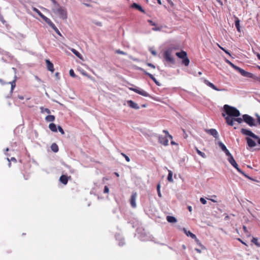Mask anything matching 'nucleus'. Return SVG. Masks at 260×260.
I'll return each instance as SVG.
<instances>
[{
    "label": "nucleus",
    "instance_id": "obj_1",
    "mask_svg": "<svg viewBox=\"0 0 260 260\" xmlns=\"http://www.w3.org/2000/svg\"><path fill=\"white\" fill-rule=\"evenodd\" d=\"M223 110L230 117H237L240 116V112L236 108L229 105L223 106Z\"/></svg>",
    "mask_w": 260,
    "mask_h": 260
},
{
    "label": "nucleus",
    "instance_id": "obj_2",
    "mask_svg": "<svg viewBox=\"0 0 260 260\" xmlns=\"http://www.w3.org/2000/svg\"><path fill=\"white\" fill-rule=\"evenodd\" d=\"M53 11L54 13L58 15L60 18L66 19L67 18V10L64 8L60 7L59 5H57V7L53 8Z\"/></svg>",
    "mask_w": 260,
    "mask_h": 260
},
{
    "label": "nucleus",
    "instance_id": "obj_3",
    "mask_svg": "<svg viewBox=\"0 0 260 260\" xmlns=\"http://www.w3.org/2000/svg\"><path fill=\"white\" fill-rule=\"evenodd\" d=\"M163 133L165 134V136H158V142L164 146H168L169 145V140L167 139L168 137L170 139H172L173 137L170 135L168 131L167 130H163Z\"/></svg>",
    "mask_w": 260,
    "mask_h": 260
},
{
    "label": "nucleus",
    "instance_id": "obj_4",
    "mask_svg": "<svg viewBox=\"0 0 260 260\" xmlns=\"http://www.w3.org/2000/svg\"><path fill=\"white\" fill-rule=\"evenodd\" d=\"M176 55L180 58L182 59V63L184 64L185 66H188L189 63V59L187 57V54L184 51H181L179 52H177L176 53Z\"/></svg>",
    "mask_w": 260,
    "mask_h": 260
},
{
    "label": "nucleus",
    "instance_id": "obj_5",
    "mask_svg": "<svg viewBox=\"0 0 260 260\" xmlns=\"http://www.w3.org/2000/svg\"><path fill=\"white\" fill-rule=\"evenodd\" d=\"M225 121H226V123L230 125V126H233L234 124V121H236L238 123H241L243 121V117L242 118H240V117H230L229 116H226L225 117Z\"/></svg>",
    "mask_w": 260,
    "mask_h": 260
},
{
    "label": "nucleus",
    "instance_id": "obj_6",
    "mask_svg": "<svg viewBox=\"0 0 260 260\" xmlns=\"http://www.w3.org/2000/svg\"><path fill=\"white\" fill-rule=\"evenodd\" d=\"M243 121L250 126H255L254 119L248 114H244L242 115Z\"/></svg>",
    "mask_w": 260,
    "mask_h": 260
},
{
    "label": "nucleus",
    "instance_id": "obj_7",
    "mask_svg": "<svg viewBox=\"0 0 260 260\" xmlns=\"http://www.w3.org/2000/svg\"><path fill=\"white\" fill-rule=\"evenodd\" d=\"M172 49H168L164 53V58L166 61L171 63H174L175 60L174 58L172 56Z\"/></svg>",
    "mask_w": 260,
    "mask_h": 260
},
{
    "label": "nucleus",
    "instance_id": "obj_8",
    "mask_svg": "<svg viewBox=\"0 0 260 260\" xmlns=\"http://www.w3.org/2000/svg\"><path fill=\"white\" fill-rule=\"evenodd\" d=\"M183 231L185 233L187 236L190 237L191 238L195 240V241L198 244L199 246H200L202 248H205V247L202 245L201 243L200 242V240L197 238V236L193 233H192L190 231H187L185 229H183Z\"/></svg>",
    "mask_w": 260,
    "mask_h": 260
},
{
    "label": "nucleus",
    "instance_id": "obj_9",
    "mask_svg": "<svg viewBox=\"0 0 260 260\" xmlns=\"http://www.w3.org/2000/svg\"><path fill=\"white\" fill-rule=\"evenodd\" d=\"M128 89L130 90L133 91L135 92L136 93L139 94L142 96H144L145 97H148L149 96V94L147 93L145 90L141 89L139 88H133V87H129Z\"/></svg>",
    "mask_w": 260,
    "mask_h": 260
},
{
    "label": "nucleus",
    "instance_id": "obj_10",
    "mask_svg": "<svg viewBox=\"0 0 260 260\" xmlns=\"http://www.w3.org/2000/svg\"><path fill=\"white\" fill-rule=\"evenodd\" d=\"M228 161L231 164V165L233 166L239 173L245 175L244 172L239 168L238 165L236 162L233 156H231L228 158Z\"/></svg>",
    "mask_w": 260,
    "mask_h": 260
},
{
    "label": "nucleus",
    "instance_id": "obj_11",
    "mask_svg": "<svg viewBox=\"0 0 260 260\" xmlns=\"http://www.w3.org/2000/svg\"><path fill=\"white\" fill-rule=\"evenodd\" d=\"M241 132L243 135L250 136L254 139H258V137L250 130L245 128H242L241 130Z\"/></svg>",
    "mask_w": 260,
    "mask_h": 260
},
{
    "label": "nucleus",
    "instance_id": "obj_12",
    "mask_svg": "<svg viewBox=\"0 0 260 260\" xmlns=\"http://www.w3.org/2000/svg\"><path fill=\"white\" fill-rule=\"evenodd\" d=\"M137 196V194L136 192H133L130 200V204L131 206L133 208H135L136 207V200Z\"/></svg>",
    "mask_w": 260,
    "mask_h": 260
},
{
    "label": "nucleus",
    "instance_id": "obj_13",
    "mask_svg": "<svg viewBox=\"0 0 260 260\" xmlns=\"http://www.w3.org/2000/svg\"><path fill=\"white\" fill-rule=\"evenodd\" d=\"M204 83L206 85H207V86H209L210 87H211V88H212L213 89H214L215 90H216V91H223V90H224V89H220L217 88L212 83L209 82L207 79H204Z\"/></svg>",
    "mask_w": 260,
    "mask_h": 260
},
{
    "label": "nucleus",
    "instance_id": "obj_14",
    "mask_svg": "<svg viewBox=\"0 0 260 260\" xmlns=\"http://www.w3.org/2000/svg\"><path fill=\"white\" fill-rule=\"evenodd\" d=\"M71 178V176L68 177L65 175H61L59 178V181L64 185L68 183L69 179Z\"/></svg>",
    "mask_w": 260,
    "mask_h": 260
},
{
    "label": "nucleus",
    "instance_id": "obj_15",
    "mask_svg": "<svg viewBox=\"0 0 260 260\" xmlns=\"http://www.w3.org/2000/svg\"><path fill=\"white\" fill-rule=\"evenodd\" d=\"M207 133L213 136L214 138H217L218 137V134L215 129H210L206 131Z\"/></svg>",
    "mask_w": 260,
    "mask_h": 260
},
{
    "label": "nucleus",
    "instance_id": "obj_16",
    "mask_svg": "<svg viewBox=\"0 0 260 260\" xmlns=\"http://www.w3.org/2000/svg\"><path fill=\"white\" fill-rule=\"evenodd\" d=\"M239 73L244 77L250 78H251V77H253V74L248 72H246L242 69H241V70L239 71Z\"/></svg>",
    "mask_w": 260,
    "mask_h": 260
},
{
    "label": "nucleus",
    "instance_id": "obj_17",
    "mask_svg": "<svg viewBox=\"0 0 260 260\" xmlns=\"http://www.w3.org/2000/svg\"><path fill=\"white\" fill-rule=\"evenodd\" d=\"M46 65H47V69L49 71L53 73L54 71L53 64L49 59L46 60Z\"/></svg>",
    "mask_w": 260,
    "mask_h": 260
},
{
    "label": "nucleus",
    "instance_id": "obj_18",
    "mask_svg": "<svg viewBox=\"0 0 260 260\" xmlns=\"http://www.w3.org/2000/svg\"><path fill=\"white\" fill-rule=\"evenodd\" d=\"M127 103L128 106L132 108L135 109H139L140 108L138 104L132 100L127 101Z\"/></svg>",
    "mask_w": 260,
    "mask_h": 260
},
{
    "label": "nucleus",
    "instance_id": "obj_19",
    "mask_svg": "<svg viewBox=\"0 0 260 260\" xmlns=\"http://www.w3.org/2000/svg\"><path fill=\"white\" fill-rule=\"evenodd\" d=\"M247 144L249 147H253L256 146V143L251 138L247 137L246 138Z\"/></svg>",
    "mask_w": 260,
    "mask_h": 260
},
{
    "label": "nucleus",
    "instance_id": "obj_20",
    "mask_svg": "<svg viewBox=\"0 0 260 260\" xmlns=\"http://www.w3.org/2000/svg\"><path fill=\"white\" fill-rule=\"evenodd\" d=\"M131 7L133 8H135L143 13H145V10L142 8V7L136 3H133Z\"/></svg>",
    "mask_w": 260,
    "mask_h": 260
},
{
    "label": "nucleus",
    "instance_id": "obj_21",
    "mask_svg": "<svg viewBox=\"0 0 260 260\" xmlns=\"http://www.w3.org/2000/svg\"><path fill=\"white\" fill-rule=\"evenodd\" d=\"M144 72L145 74L149 76L155 83L156 85H159V82L156 80V79L154 77V76L152 74L147 72L145 71H144Z\"/></svg>",
    "mask_w": 260,
    "mask_h": 260
},
{
    "label": "nucleus",
    "instance_id": "obj_22",
    "mask_svg": "<svg viewBox=\"0 0 260 260\" xmlns=\"http://www.w3.org/2000/svg\"><path fill=\"white\" fill-rule=\"evenodd\" d=\"M148 22L152 26H155L154 27H153L152 28V30H154V31H158V30H160L161 29V28L159 27H156V24L155 23H154V22H153L152 20H148Z\"/></svg>",
    "mask_w": 260,
    "mask_h": 260
},
{
    "label": "nucleus",
    "instance_id": "obj_23",
    "mask_svg": "<svg viewBox=\"0 0 260 260\" xmlns=\"http://www.w3.org/2000/svg\"><path fill=\"white\" fill-rule=\"evenodd\" d=\"M71 50L79 58L83 59L82 55L78 51L74 48H72Z\"/></svg>",
    "mask_w": 260,
    "mask_h": 260
},
{
    "label": "nucleus",
    "instance_id": "obj_24",
    "mask_svg": "<svg viewBox=\"0 0 260 260\" xmlns=\"http://www.w3.org/2000/svg\"><path fill=\"white\" fill-rule=\"evenodd\" d=\"M49 128L52 132H57V131L56 125L53 123L49 124Z\"/></svg>",
    "mask_w": 260,
    "mask_h": 260
},
{
    "label": "nucleus",
    "instance_id": "obj_25",
    "mask_svg": "<svg viewBox=\"0 0 260 260\" xmlns=\"http://www.w3.org/2000/svg\"><path fill=\"white\" fill-rule=\"evenodd\" d=\"M16 77L15 76L14 79L13 81H12L11 82H9L8 83L9 84H11V92H13V90H14V89L15 88V87L16 86Z\"/></svg>",
    "mask_w": 260,
    "mask_h": 260
},
{
    "label": "nucleus",
    "instance_id": "obj_26",
    "mask_svg": "<svg viewBox=\"0 0 260 260\" xmlns=\"http://www.w3.org/2000/svg\"><path fill=\"white\" fill-rule=\"evenodd\" d=\"M167 220L170 223H175L177 221L176 218L175 217L172 216H167Z\"/></svg>",
    "mask_w": 260,
    "mask_h": 260
},
{
    "label": "nucleus",
    "instance_id": "obj_27",
    "mask_svg": "<svg viewBox=\"0 0 260 260\" xmlns=\"http://www.w3.org/2000/svg\"><path fill=\"white\" fill-rule=\"evenodd\" d=\"M51 149L54 152H57L58 151V147L56 143H53L51 146Z\"/></svg>",
    "mask_w": 260,
    "mask_h": 260
},
{
    "label": "nucleus",
    "instance_id": "obj_28",
    "mask_svg": "<svg viewBox=\"0 0 260 260\" xmlns=\"http://www.w3.org/2000/svg\"><path fill=\"white\" fill-rule=\"evenodd\" d=\"M46 121L48 122H52L55 120V116L54 115H48L45 117Z\"/></svg>",
    "mask_w": 260,
    "mask_h": 260
},
{
    "label": "nucleus",
    "instance_id": "obj_29",
    "mask_svg": "<svg viewBox=\"0 0 260 260\" xmlns=\"http://www.w3.org/2000/svg\"><path fill=\"white\" fill-rule=\"evenodd\" d=\"M172 176H173V173L171 171L169 170L167 179L170 182H172L173 181Z\"/></svg>",
    "mask_w": 260,
    "mask_h": 260
},
{
    "label": "nucleus",
    "instance_id": "obj_30",
    "mask_svg": "<svg viewBox=\"0 0 260 260\" xmlns=\"http://www.w3.org/2000/svg\"><path fill=\"white\" fill-rule=\"evenodd\" d=\"M235 26H236V27L237 30L239 32H240L241 30H240V20L238 18H237V20L235 21Z\"/></svg>",
    "mask_w": 260,
    "mask_h": 260
},
{
    "label": "nucleus",
    "instance_id": "obj_31",
    "mask_svg": "<svg viewBox=\"0 0 260 260\" xmlns=\"http://www.w3.org/2000/svg\"><path fill=\"white\" fill-rule=\"evenodd\" d=\"M196 151L197 152V153L200 155L201 156H202L203 158H206V155L205 154V153H204V152H202V151H201L200 150H199L198 149V148H196Z\"/></svg>",
    "mask_w": 260,
    "mask_h": 260
},
{
    "label": "nucleus",
    "instance_id": "obj_32",
    "mask_svg": "<svg viewBox=\"0 0 260 260\" xmlns=\"http://www.w3.org/2000/svg\"><path fill=\"white\" fill-rule=\"evenodd\" d=\"M51 27L54 25L51 20L48 18H45L44 20Z\"/></svg>",
    "mask_w": 260,
    "mask_h": 260
},
{
    "label": "nucleus",
    "instance_id": "obj_33",
    "mask_svg": "<svg viewBox=\"0 0 260 260\" xmlns=\"http://www.w3.org/2000/svg\"><path fill=\"white\" fill-rule=\"evenodd\" d=\"M228 62L231 65V67H232L234 69H235L236 71H238L239 72L241 68L237 67V66L234 64L233 63L230 62V61H228Z\"/></svg>",
    "mask_w": 260,
    "mask_h": 260
},
{
    "label": "nucleus",
    "instance_id": "obj_34",
    "mask_svg": "<svg viewBox=\"0 0 260 260\" xmlns=\"http://www.w3.org/2000/svg\"><path fill=\"white\" fill-rule=\"evenodd\" d=\"M251 242L256 246L260 247V244L258 243V239L257 238L253 237L251 240Z\"/></svg>",
    "mask_w": 260,
    "mask_h": 260
},
{
    "label": "nucleus",
    "instance_id": "obj_35",
    "mask_svg": "<svg viewBox=\"0 0 260 260\" xmlns=\"http://www.w3.org/2000/svg\"><path fill=\"white\" fill-rule=\"evenodd\" d=\"M218 145L223 151H224L227 149L226 146L221 142H219Z\"/></svg>",
    "mask_w": 260,
    "mask_h": 260
},
{
    "label": "nucleus",
    "instance_id": "obj_36",
    "mask_svg": "<svg viewBox=\"0 0 260 260\" xmlns=\"http://www.w3.org/2000/svg\"><path fill=\"white\" fill-rule=\"evenodd\" d=\"M157 191L158 193V196L159 197L161 198L162 197L161 192H160V184L158 183L157 185Z\"/></svg>",
    "mask_w": 260,
    "mask_h": 260
},
{
    "label": "nucleus",
    "instance_id": "obj_37",
    "mask_svg": "<svg viewBox=\"0 0 260 260\" xmlns=\"http://www.w3.org/2000/svg\"><path fill=\"white\" fill-rule=\"evenodd\" d=\"M40 109L41 110V112L42 113L46 112L48 114H50L51 113L50 110L48 108H44L42 107L40 108Z\"/></svg>",
    "mask_w": 260,
    "mask_h": 260
},
{
    "label": "nucleus",
    "instance_id": "obj_38",
    "mask_svg": "<svg viewBox=\"0 0 260 260\" xmlns=\"http://www.w3.org/2000/svg\"><path fill=\"white\" fill-rule=\"evenodd\" d=\"M52 29L59 35L61 36V34L55 24L51 27Z\"/></svg>",
    "mask_w": 260,
    "mask_h": 260
},
{
    "label": "nucleus",
    "instance_id": "obj_39",
    "mask_svg": "<svg viewBox=\"0 0 260 260\" xmlns=\"http://www.w3.org/2000/svg\"><path fill=\"white\" fill-rule=\"evenodd\" d=\"M211 198H207V199L209 200H210L212 202H214V203H216L217 202V201H216L214 199L216 198H217V196L216 195H213L211 196Z\"/></svg>",
    "mask_w": 260,
    "mask_h": 260
},
{
    "label": "nucleus",
    "instance_id": "obj_40",
    "mask_svg": "<svg viewBox=\"0 0 260 260\" xmlns=\"http://www.w3.org/2000/svg\"><path fill=\"white\" fill-rule=\"evenodd\" d=\"M69 74H70V75L72 77H76V74H75L74 72V70L73 69H71L69 71Z\"/></svg>",
    "mask_w": 260,
    "mask_h": 260
},
{
    "label": "nucleus",
    "instance_id": "obj_41",
    "mask_svg": "<svg viewBox=\"0 0 260 260\" xmlns=\"http://www.w3.org/2000/svg\"><path fill=\"white\" fill-rule=\"evenodd\" d=\"M218 46L219 47V48L220 49H221V50H222L225 53H226L227 54H229L230 55V54L229 53V52L228 51H227L226 50H225L224 48H223V47H222L220 45H219V44H217Z\"/></svg>",
    "mask_w": 260,
    "mask_h": 260
},
{
    "label": "nucleus",
    "instance_id": "obj_42",
    "mask_svg": "<svg viewBox=\"0 0 260 260\" xmlns=\"http://www.w3.org/2000/svg\"><path fill=\"white\" fill-rule=\"evenodd\" d=\"M121 154L125 158V160L129 162L130 161V159L128 156H127L126 154H125L124 153H121Z\"/></svg>",
    "mask_w": 260,
    "mask_h": 260
},
{
    "label": "nucleus",
    "instance_id": "obj_43",
    "mask_svg": "<svg viewBox=\"0 0 260 260\" xmlns=\"http://www.w3.org/2000/svg\"><path fill=\"white\" fill-rule=\"evenodd\" d=\"M116 53H117V54H122V55H126V53L125 52H124V51H121L120 50H116Z\"/></svg>",
    "mask_w": 260,
    "mask_h": 260
},
{
    "label": "nucleus",
    "instance_id": "obj_44",
    "mask_svg": "<svg viewBox=\"0 0 260 260\" xmlns=\"http://www.w3.org/2000/svg\"><path fill=\"white\" fill-rule=\"evenodd\" d=\"M224 152L225 153V154L228 156V158L232 156V155L231 154V153L230 152L228 149H226Z\"/></svg>",
    "mask_w": 260,
    "mask_h": 260
},
{
    "label": "nucleus",
    "instance_id": "obj_45",
    "mask_svg": "<svg viewBox=\"0 0 260 260\" xmlns=\"http://www.w3.org/2000/svg\"><path fill=\"white\" fill-rule=\"evenodd\" d=\"M253 77H251V78H252L254 80H256V81L260 82V77L256 76L253 74Z\"/></svg>",
    "mask_w": 260,
    "mask_h": 260
},
{
    "label": "nucleus",
    "instance_id": "obj_46",
    "mask_svg": "<svg viewBox=\"0 0 260 260\" xmlns=\"http://www.w3.org/2000/svg\"><path fill=\"white\" fill-rule=\"evenodd\" d=\"M58 128V129L59 131V132L62 134V135H64V131L63 129L62 128V127L60 126H58L57 127Z\"/></svg>",
    "mask_w": 260,
    "mask_h": 260
},
{
    "label": "nucleus",
    "instance_id": "obj_47",
    "mask_svg": "<svg viewBox=\"0 0 260 260\" xmlns=\"http://www.w3.org/2000/svg\"><path fill=\"white\" fill-rule=\"evenodd\" d=\"M200 202L203 204V205H205L206 203H207V201L206 200L203 198H200Z\"/></svg>",
    "mask_w": 260,
    "mask_h": 260
},
{
    "label": "nucleus",
    "instance_id": "obj_48",
    "mask_svg": "<svg viewBox=\"0 0 260 260\" xmlns=\"http://www.w3.org/2000/svg\"><path fill=\"white\" fill-rule=\"evenodd\" d=\"M109 192V188L107 186H105L104 187V192L105 193H108Z\"/></svg>",
    "mask_w": 260,
    "mask_h": 260
},
{
    "label": "nucleus",
    "instance_id": "obj_49",
    "mask_svg": "<svg viewBox=\"0 0 260 260\" xmlns=\"http://www.w3.org/2000/svg\"><path fill=\"white\" fill-rule=\"evenodd\" d=\"M243 231H244L245 233H246V234H248V231L246 226H245V225L243 226Z\"/></svg>",
    "mask_w": 260,
    "mask_h": 260
},
{
    "label": "nucleus",
    "instance_id": "obj_50",
    "mask_svg": "<svg viewBox=\"0 0 260 260\" xmlns=\"http://www.w3.org/2000/svg\"><path fill=\"white\" fill-rule=\"evenodd\" d=\"M33 10H34V11H35V12H36L38 15H39V14H40V13H41V12H40L38 9H37V8H34L33 9Z\"/></svg>",
    "mask_w": 260,
    "mask_h": 260
},
{
    "label": "nucleus",
    "instance_id": "obj_51",
    "mask_svg": "<svg viewBox=\"0 0 260 260\" xmlns=\"http://www.w3.org/2000/svg\"><path fill=\"white\" fill-rule=\"evenodd\" d=\"M44 20H45V18H47L45 16H44L41 12L39 15Z\"/></svg>",
    "mask_w": 260,
    "mask_h": 260
},
{
    "label": "nucleus",
    "instance_id": "obj_52",
    "mask_svg": "<svg viewBox=\"0 0 260 260\" xmlns=\"http://www.w3.org/2000/svg\"><path fill=\"white\" fill-rule=\"evenodd\" d=\"M44 20H45V18H47L45 16H44L41 12L39 15Z\"/></svg>",
    "mask_w": 260,
    "mask_h": 260
},
{
    "label": "nucleus",
    "instance_id": "obj_53",
    "mask_svg": "<svg viewBox=\"0 0 260 260\" xmlns=\"http://www.w3.org/2000/svg\"><path fill=\"white\" fill-rule=\"evenodd\" d=\"M256 116L257 117V119H257V121L258 123V124L260 125V116L258 115V114H256Z\"/></svg>",
    "mask_w": 260,
    "mask_h": 260
},
{
    "label": "nucleus",
    "instance_id": "obj_54",
    "mask_svg": "<svg viewBox=\"0 0 260 260\" xmlns=\"http://www.w3.org/2000/svg\"><path fill=\"white\" fill-rule=\"evenodd\" d=\"M147 64L148 66L150 67L153 69L155 68V66L151 63H147Z\"/></svg>",
    "mask_w": 260,
    "mask_h": 260
},
{
    "label": "nucleus",
    "instance_id": "obj_55",
    "mask_svg": "<svg viewBox=\"0 0 260 260\" xmlns=\"http://www.w3.org/2000/svg\"><path fill=\"white\" fill-rule=\"evenodd\" d=\"M51 1L54 5V8H55V7H56L57 5H58V4L57 3V2L55 1V0H51Z\"/></svg>",
    "mask_w": 260,
    "mask_h": 260
},
{
    "label": "nucleus",
    "instance_id": "obj_56",
    "mask_svg": "<svg viewBox=\"0 0 260 260\" xmlns=\"http://www.w3.org/2000/svg\"><path fill=\"white\" fill-rule=\"evenodd\" d=\"M150 52L153 55H156L157 54L156 52L154 50H151Z\"/></svg>",
    "mask_w": 260,
    "mask_h": 260
},
{
    "label": "nucleus",
    "instance_id": "obj_57",
    "mask_svg": "<svg viewBox=\"0 0 260 260\" xmlns=\"http://www.w3.org/2000/svg\"><path fill=\"white\" fill-rule=\"evenodd\" d=\"M188 210L189 211V212H191L192 211V207L191 206H188L187 207Z\"/></svg>",
    "mask_w": 260,
    "mask_h": 260
},
{
    "label": "nucleus",
    "instance_id": "obj_58",
    "mask_svg": "<svg viewBox=\"0 0 260 260\" xmlns=\"http://www.w3.org/2000/svg\"><path fill=\"white\" fill-rule=\"evenodd\" d=\"M195 250H196V251L197 252H198V253H201V250L200 249H198V248H196V249H195Z\"/></svg>",
    "mask_w": 260,
    "mask_h": 260
},
{
    "label": "nucleus",
    "instance_id": "obj_59",
    "mask_svg": "<svg viewBox=\"0 0 260 260\" xmlns=\"http://www.w3.org/2000/svg\"><path fill=\"white\" fill-rule=\"evenodd\" d=\"M18 98L20 99V100H23L24 99V98L23 96L22 95H18Z\"/></svg>",
    "mask_w": 260,
    "mask_h": 260
},
{
    "label": "nucleus",
    "instance_id": "obj_60",
    "mask_svg": "<svg viewBox=\"0 0 260 260\" xmlns=\"http://www.w3.org/2000/svg\"><path fill=\"white\" fill-rule=\"evenodd\" d=\"M171 144L172 145H177V144L174 141H171Z\"/></svg>",
    "mask_w": 260,
    "mask_h": 260
},
{
    "label": "nucleus",
    "instance_id": "obj_61",
    "mask_svg": "<svg viewBox=\"0 0 260 260\" xmlns=\"http://www.w3.org/2000/svg\"><path fill=\"white\" fill-rule=\"evenodd\" d=\"M157 1L159 5H161V2L160 0H157Z\"/></svg>",
    "mask_w": 260,
    "mask_h": 260
},
{
    "label": "nucleus",
    "instance_id": "obj_62",
    "mask_svg": "<svg viewBox=\"0 0 260 260\" xmlns=\"http://www.w3.org/2000/svg\"><path fill=\"white\" fill-rule=\"evenodd\" d=\"M239 240L243 244L246 245L245 243H244V242H243L241 239H239Z\"/></svg>",
    "mask_w": 260,
    "mask_h": 260
},
{
    "label": "nucleus",
    "instance_id": "obj_63",
    "mask_svg": "<svg viewBox=\"0 0 260 260\" xmlns=\"http://www.w3.org/2000/svg\"><path fill=\"white\" fill-rule=\"evenodd\" d=\"M257 57L258 59H259L260 58V54L258 53L257 54Z\"/></svg>",
    "mask_w": 260,
    "mask_h": 260
},
{
    "label": "nucleus",
    "instance_id": "obj_64",
    "mask_svg": "<svg viewBox=\"0 0 260 260\" xmlns=\"http://www.w3.org/2000/svg\"><path fill=\"white\" fill-rule=\"evenodd\" d=\"M257 140H258V143L260 145V138H258V139H257Z\"/></svg>",
    "mask_w": 260,
    "mask_h": 260
}]
</instances>
